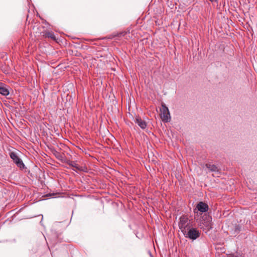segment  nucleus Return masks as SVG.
I'll return each mask as SVG.
<instances>
[{
    "label": "nucleus",
    "instance_id": "obj_10",
    "mask_svg": "<svg viewBox=\"0 0 257 257\" xmlns=\"http://www.w3.org/2000/svg\"><path fill=\"white\" fill-rule=\"evenodd\" d=\"M45 36L48 38H50L53 40H56V37L54 36V34L52 32H47L45 33Z\"/></svg>",
    "mask_w": 257,
    "mask_h": 257
},
{
    "label": "nucleus",
    "instance_id": "obj_14",
    "mask_svg": "<svg viewBox=\"0 0 257 257\" xmlns=\"http://www.w3.org/2000/svg\"><path fill=\"white\" fill-rule=\"evenodd\" d=\"M55 194V193H49L48 194H47L46 196H52L54 195Z\"/></svg>",
    "mask_w": 257,
    "mask_h": 257
},
{
    "label": "nucleus",
    "instance_id": "obj_1",
    "mask_svg": "<svg viewBox=\"0 0 257 257\" xmlns=\"http://www.w3.org/2000/svg\"><path fill=\"white\" fill-rule=\"evenodd\" d=\"M181 232L185 237L192 240L196 239L200 235V232L196 228L192 227V226H179Z\"/></svg>",
    "mask_w": 257,
    "mask_h": 257
},
{
    "label": "nucleus",
    "instance_id": "obj_5",
    "mask_svg": "<svg viewBox=\"0 0 257 257\" xmlns=\"http://www.w3.org/2000/svg\"><path fill=\"white\" fill-rule=\"evenodd\" d=\"M196 208L198 211L202 213L208 211L209 207L208 205L204 202H200L196 206Z\"/></svg>",
    "mask_w": 257,
    "mask_h": 257
},
{
    "label": "nucleus",
    "instance_id": "obj_7",
    "mask_svg": "<svg viewBox=\"0 0 257 257\" xmlns=\"http://www.w3.org/2000/svg\"><path fill=\"white\" fill-rule=\"evenodd\" d=\"M190 220L186 215H182L180 218V222L179 225H189Z\"/></svg>",
    "mask_w": 257,
    "mask_h": 257
},
{
    "label": "nucleus",
    "instance_id": "obj_9",
    "mask_svg": "<svg viewBox=\"0 0 257 257\" xmlns=\"http://www.w3.org/2000/svg\"><path fill=\"white\" fill-rule=\"evenodd\" d=\"M202 219L204 221L202 223L203 225H209V222L211 220L212 218L210 216L205 214L202 217Z\"/></svg>",
    "mask_w": 257,
    "mask_h": 257
},
{
    "label": "nucleus",
    "instance_id": "obj_11",
    "mask_svg": "<svg viewBox=\"0 0 257 257\" xmlns=\"http://www.w3.org/2000/svg\"><path fill=\"white\" fill-rule=\"evenodd\" d=\"M67 163L69 165H70L72 167H73L77 169H78V166L77 164L74 161H67Z\"/></svg>",
    "mask_w": 257,
    "mask_h": 257
},
{
    "label": "nucleus",
    "instance_id": "obj_16",
    "mask_svg": "<svg viewBox=\"0 0 257 257\" xmlns=\"http://www.w3.org/2000/svg\"><path fill=\"white\" fill-rule=\"evenodd\" d=\"M42 219H43V216H42V217H41V222H42Z\"/></svg>",
    "mask_w": 257,
    "mask_h": 257
},
{
    "label": "nucleus",
    "instance_id": "obj_3",
    "mask_svg": "<svg viewBox=\"0 0 257 257\" xmlns=\"http://www.w3.org/2000/svg\"><path fill=\"white\" fill-rule=\"evenodd\" d=\"M11 158L20 168H24L25 165L22 160L19 158L17 155L14 152H11L10 154Z\"/></svg>",
    "mask_w": 257,
    "mask_h": 257
},
{
    "label": "nucleus",
    "instance_id": "obj_12",
    "mask_svg": "<svg viewBox=\"0 0 257 257\" xmlns=\"http://www.w3.org/2000/svg\"><path fill=\"white\" fill-rule=\"evenodd\" d=\"M239 226H235V228H234V233H233L234 234H235V233H238V231H239Z\"/></svg>",
    "mask_w": 257,
    "mask_h": 257
},
{
    "label": "nucleus",
    "instance_id": "obj_13",
    "mask_svg": "<svg viewBox=\"0 0 257 257\" xmlns=\"http://www.w3.org/2000/svg\"><path fill=\"white\" fill-rule=\"evenodd\" d=\"M226 257H242V256L241 255H240L239 256H238L235 255L234 254H228V255H227Z\"/></svg>",
    "mask_w": 257,
    "mask_h": 257
},
{
    "label": "nucleus",
    "instance_id": "obj_15",
    "mask_svg": "<svg viewBox=\"0 0 257 257\" xmlns=\"http://www.w3.org/2000/svg\"><path fill=\"white\" fill-rule=\"evenodd\" d=\"M212 3H213V2H217V0H209Z\"/></svg>",
    "mask_w": 257,
    "mask_h": 257
},
{
    "label": "nucleus",
    "instance_id": "obj_8",
    "mask_svg": "<svg viewBox=\"0 0 257 257\" xmlns=\"http://www.w3.org/2000/svg\"><path fill=\"white\" fill-rule=\"evenodd\" d=\"M205 166L207 169H208L210 171L214 172H218L219 170L217 168V167L213 164H206L205 165Z\"/></svg>",
    "mask_w": 257,
    "mask_h": 257
},
{
    "label": "nucleus",
    "instance_id": "obj_6",
    "mask_svg": "<svg viewBox=\"0 0 257 257\" xmlns=\"http://www.w3.org/2000/svg\"><path fill=\"white\" fill-rule=\"evenodd\" d=\"M135 121L141 128L145 129L146 127V122L144 120H142L141 118H136Z\"/></svg>",
    "mask_w": 257,
    "mask_h": 257
},
{
    "label": "nucleus",
    "instance_id": "obj_4",
    "mask_svg": "<svg viewBox=\"0 0 257 257\" xmlns=\"http://www.w3.org/2000/svg\"><path fill=\"white\" fill-rule=\"evenodd\" d=\"M9 86L5 84L0 82V94L7 96L9 95Z\"/></svg>",
    "mask_w": 257,
    "mask_h": 257
},
{
    "label": "nucleus",
    "instance_id": "obj_2",
    "mask_svg": "<svg viewBox=\"0 0 257 257\" xmlns=\"http://www.w3.org/2000/svg\"><path fill=\"white\" fill-rule=\"evenodd\" d=\"M161 117L163 121L169 122L171 120L170 114L168 108L164 103H162V107L160 109Z\"/></svg>",
    "mask_w": 257,
    "mask_h": 257
}]
</instances>
